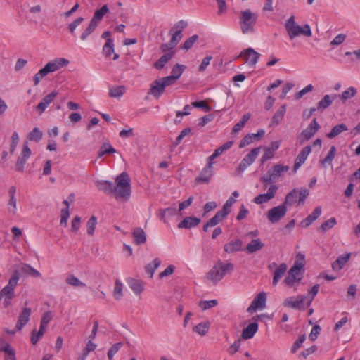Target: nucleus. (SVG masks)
Returning <instances> with one entry per match:
<instances>
[{"mask_svg": "<svg viewBox=\"0 0 360 360\" xmlns=\"http://www.w3.org/2000/svg\"><path fill=\"white\" fill-rule=\"evenodd\" d=\"M201 220L195 217H186L179 224V229H191L197 226Z\"/></svg>", "mask_w": 360, "mask_h": 360, "instance_id": "nucleus-23", "label": "nucleus"}, {"mask_svg": "<svg viewBox=\"0 0 360 360\" xmlns=\"http://www.w3.org/2000/svg\"><path fill=\"white\" fill-rule=\"evenodd\" d=\"M20 279L18 270H15L9 278L8 284L0 291V300L4 299V306L8 307L11 304V300L15 297V288L18 285Z\"/></svg>", "mask_w": 360, "mask_h": 360, "instance_id": "nucleus-4", "label": "nucleus"}, {"mask_svg": "<svg viewBox=\"0 0 360 360\" xmlns=\"http://www.w3.org/2000/svg\"><path fill=\"white\" fill-rule=\"evenodd\" d=\"M277 190L278 186L276 184H271L266 193L258 195L253 199V202L258 205L269 202L275 197Z\"/></svg>", "mask_w": 360, "mask_h": 360, "instance_id": "nucleus-14", "label": "nucleus"}, {"mask_svg": "<svg viewBox=\"0 0 360 360\" xmlns=\"http://www.w3.org/2000/svg\"><path fill=\"white\" fill-rule=\"evenodd\" d=\"M20 271L25 274L30 275L34 277H40L41 274L39 271L32 267L30 265L27 264H21Z\"/></svg>", "mask_w": 360, "mask_h": 360, "instance_id": "nucleus-42", "label": "nucleus"}, {"mask_svg": "<svg viewBox=\"0 0 360 360\" xmlns=\"http://www.w3.org/2000/svg\"><path fill=\"white\" fill-rule=\"evenodd\" d=\"M68 63V60L65 58H57L53 61L49 62L45 65V68L49 73L53 72L59 70L60 68L66 66Z\"/></svg>", "mask_w": 360, "mask_h": 360, "instance_id": "nucleus-22", "label": "nucleus"}, {"mask_svg": "<svg viewBox=\"0 0 360 360\" xmlns=\"http://www.w3.org/2000/svg\"><path fill=\"white\" fill-rule=\"evenodd\" d=\"M84 21V18L82 17H79L73 20L69 25L68 30L72 36H75V29L77 26H79Z\"/></svg>", "mask_w": 360, "mask_h": 360, "instance_id": "nucleus-63", "label": "nucleus"}, {"mask_svg": "<svg viewBox=\"0 0 360 360\" xmlns=\"http://www.w3.org/2000/svg\"><path fill=\"white\" fill-rule=\"evenodd\" d=\"M210 323L209 321L201 322L193 328V331L201 336L205 335L210 328Z\"/></svg>", "mask_w": 360, "mask_h": 360, "instance_id": "nucleus-41", "label": "nucleus"}, {"mask_svg": "<svg viewBox=\"0 0 360 360\" xmlns=\"http://www.w3.org/2000/svg\"><path fill=\"white\" fill-rule=\"evenodd\" d=\"M122 343L117 342L114 344L108 352V357L109 360H112L114 355L119 351L122 347Z\"/></svg>", "mask_w": 360, "mask_h": 360, "instance_id": "nucleus-64", "label": "nucleus"}, {"mask_svg": "<svg viewBox=\"0 0 360 360\" xmlns=\"http://www.w3.org/2000/svg\"><path fill=\"white\" fill-rule=\"evenodd\" d=\"M97 224V218L95 216H91L89 219L86 226H87V233L90 236H93L96 225Z\"/></svg>", "mask_w": 360, "mask_h": 360, "instance_id": "nucleus-60", "label": "nucleus"}, {"mask_svg": "<svg viewBox=\"0 0 360 360\" xmlns=\"http://www.w3.org/2000/svg\"><path fill=\"white\" fill-rule=\"evenodd\" d=\"M289 170L288 166L282 165H275L272 169H269L266 174L261 177V181L264 184L274 183L283 172Z\"/></svg>", "mask_w": 360, "mask_h": 360, "instance_id": "nucleus-7", "label": "nucleus"}, {"mask_svg": "<svg viewBox=\"0 0 360 360\" xmlns=\"http://www.w3.org/2000/svg\"><path fill=\"white\" fill-rule=\"evenodd\" d=\"M57 95L58 92L52 91L43 98L41 101L36 107L40 114L45 111L49 105L54 101Z\"/></svg>", "mask_w": 360, "mask_h": 360, "instance_id": "nucleus-21", "label": "nucleus"}, {"mask_svg": "<svg viewBox=\"0 0 360 360\" xmlns=\"http://www.w3.org/2000/svg\"><path fill=\"white\" fill-rule=\"evenodd\" d=\"M347 129H348L347 126L344 123L337 124V125L334 126L333 127V129H331L330 132H329L327 134V137L329 139H333L335 136L340 134L342 132L347 131Z\"/></svg>", "mask_w": 360, "mask_h": 360, "instance_id": "nucleus-40", "label": "nucleus"}, {"mask_svg": "<svg viewBox=\"0 0 360 360\" xmlns=\"http://www.w3.org/2000/svg\"><path fill=\"white\" fill-rule=\"evenodd\" d=\"M186 66L184 65L176 64L172 69L171 75L165 77L167 80L173 85L177 79L181 77Z\"/></svg>", "mask_w": 360, "mask_h": 360, "instance_id": "nucleus-18", "label": "nucleus"}, {"mask_svg": "<svg viewBox=\"0 0 360 360\" xmlns=\"http://www.w3.org/2000/svg\"><path fill=\"white\" fill-rule=\"evenodd\" d=\"M306 298L305 295H298L296 298L295 297H290L284 300L283 304L285 307L304 310V302Z\"/></svg>", "mask_w": 360, "mask_h": 360, "instance_id": "nucleus-12", "label": "nucleus"}, {"mask_svg": "<svg viewBox=\"0 0 360 360\" xmlns=\"http://www.w3.org/2000/svg\"><path fill=\"white\" fill-rule=\"evenodd\" d=\"M31 312L32 311L30 308L25 307L22 309L15 325V328L18 330H21L22 328L27 323L30 318Z\"/></svg>", "mask_w": 360, "mask_h": 360, "instance_id": "nucleus-19", "label": "nucleus"}, {"mask_svg": "<svg viewBox=\"0 0 360 360\" xmlns=\"http://www.w3.org/2000/svg\"><path fill=\"white\" fill-rule=\"evenodd\" d=\"M309 194V191L305 188H300L298 191L297 206L303 205Z\"/></svg>", "mask_w": 360, "mask_h": 360, "instance_id": "nucleus-58", "label": "nucleus"}, {"mask_svg": "<svg viewBox=\"0 0 360 360\" xmlns=\"http://www.w3.org/2000/svg\"><path fill=\"white\" fill-rule=\"evenodd\" d=\"M122 288H123L122 283H121V281H120L118 279H117L115 283V288H114V291H113V295L116 300H120L121 297H122V295H123Z\"/></svg>", "mask_w": 360, "mask_h": 360, "instance_id": "nucleus-56", "label": "nucleus"}, {"mask_svg": "<svg viewBox=\"0 0 360 360\" xmlns=\"http://www.w3.org/2000/svg\"><path fill=\"white\" fill-rule=\"evenodd\" d=\"M335 153L336 148L335 146H333L330 147L328 155L323 159L320 160V164L322 165L323 166H324L326 163L330 165L335 156Z\"/></svg>", "mask_w": 360, "mask_h": 360, "instance_id": "nucleus-46", "label": "nucleus"}, {"mask_svg": "<svg viewBox=\"0 0 360 360\" xmlns=\"http://www.w3.org/2000/svg\"><path fill=\"white\" fill-rule=\"evenodd\" d=\"M114 46L113 40L111 38L107 39V41L103 47V53L106 58L110 57L114 53Z\"/></svg>", "mask_w": 360, "mask_h": 360, "instance_id": "nucleus-43", "label": "nucleus"}, {"mask_svg": "<svg viewBox=\"0 0 360 360\" xmlns=\"http://www.w3.org/2000/svg\"><path fill=\"white\" fill-rule=\"evenodd\" d=\"M233 144V141H229L227 142H226L225 143H224L221 146L217 148L214 151V153H212V155H211L209 158H208V160L211 162H212V160L215 158H217V157L220 156L224 152H225L226 150H229Z\"/></svg>", "mask_w": 360, "mask_h": 360, "instance_id": "nucleus-32", "label": "nucleus"}, {"mask_svg": "<svg viewBox=\"0 0 360 360\" xmlns=\"http://www.w3.org/2000/svg\"><path fill=\"white\" fill-rule=\"evenodd\" d=\"M4 352L6 354V357H14L15 356V349L11 347L10 344L6 342L5 345L0 347V352Z\"/></svg>", "mask_w": 360, "mask_h": 360, "instance_id": "nucleus-62", "label": "nucleus"}, {"mask_svg": "<svg viewBox=\"0 0 360 360\" xmlns=\"http://www.w3.org/2000/svg\"><path fill=\"white\" fill-rule=\"evenodd\" d=\"M260 147L253 148L239 164V169L244 171L248 167L253 163L260 151Z\"/></svg>", "mask_w": 360, "mask_h": 360, "instance_id": "nucleus-15", "label": "nucleus"}, {"mask_svg": "<svg viewBox=\"0 0 360 360\" xmlns=\"http://www.w3.org/2000/svg\"><path fill=\"white\" fill-rule=\"evenodd\" d=\"M233 270V264L224 263L219 260L212 268L206 274V279L210 281L213 284H217L224 276Z\"/></svg>", "mask_w": 360, "mask_h": 360, "instance_id": "nucleus-3", "label": "nucleus"}, {"mask_svg": "<svg viewBox=\"0 0 360 360\" xmlns=\"http://www.w3.org/2000/svg\"><path fill=\"white\" fill-rule=\"evenodd\" d=\"M132 234L135 244L141 245L146 242V236L143 229L136 228Z\"/></svg>", "mask_w": 360, "mask_h": 360, "instance_id": "nucleus-35", "label": "nucleus"}, {"mask_svg": "<svg viewBox=\"0 0 360 360\" xmlns=\"http://www.w3.org/2000/svg\"><path fill=\"white\" fill-rule=\"evenodd\" d=\"M311 151V148L310 146H307L304 147L301 151L299 153L298 155L295 160V164L293 167V169L295 172L297 170V169L301 167V165L305 162L307 158V156Z\"/></svg>", "mask_w": 360, "mask_h": 360, "instance_id": "nucleus-20", "label": "nucleus"}, {"mask_svg": "<svg viewBox=\"0 0 360 360\" xmlns=\"http://www.w3.org/2000/svg\"><path fill=\"white\" fill-rule=\"evenodd\" d=\"M258 330V323L253 322L250 323L242 333V338L245 340L252 338Z\"/></svg>", "mask_w": 360, "mask_h": 360, "instance_id": "nucleus-30", "label": "nucleus"}, {"mask_svg": "<svg viewBox=\"0 0 360 360\" xmlns=\"http://www.w3.org/2000/svg\"><path fill=\"white\" fill-rule=\"evenodd\" d=\"M243 242L240 239L229 241L224 245V251L227 253H233L242 250Z\"/></svg>", "mask_w": 360, "mask_h": 360, "instance_id": "nucleus-26", "label": "nucleus"}, {"mask_svg": "<svg viewBox=\"0 0 360 360\" xmlns=\"http://www.w3.org/2000/svg\"><path fill=\"white\" fill-rule=\"evenodd\" d=\"M131 194V179L129 174L124 172L115 178L113 195L117 200L128 201Z\"/></svg>", "mask_w": 360, "mask_h": 360, "instance_id": "nucleus-1", "label": "nucleus"}, {"mask_svg": "<svg viewBox=\"0 0 360 360\" xmlns=\"http://www.w3.org/2000/svg\"><path fill=\"white\" fill-rule=\"evenodd\" d=\"M126 91L124 86H118L110 88L109 90V96L112 98H120L121 97Z\"/></svg>", "mask_w": 360, "mask_h": 360, "instance_id": "nucleus-45", "label": "nucleus"}, {"mask_svg": "<svg viewBox=\"0 0 360 360\" xmlns=\"http://www.w3.org/2000/svg\"><path fill=\"white\" fill-rule=\"evenodd\" d=\"M63 204L66 205V207L64 209H62L61 210V218H60V224H64L65 226H67V221L70 216L69 212V202L67 200H65L63 201Z\"/></svg>", "mask_w": 360, "mask_h": 360, "instance_id": "nucleus-51", "label": "nucleus"}, {"mask_svg": "<svg viewBox=\"0 0 360 360\" xmlns=\"http://www.w3.org/2000/svg\"><path fill=\"white\" fill-rule=\"evenodd\" d=\"M321 207L317 206L315 207L311 214H309L304 220L301 221V226L303 227L309 226L316 219H317L321 214Z\"/></svg>", "mask_w": 360, "mask_h": 360, "instance_id": "nucleus-24", "label": "nucleus"}, {"mask_svg": "<svg viewBox=\"0 0 360 360\" xmlns=\"http://www.w3.org/2000/svg\"><path fill=\"white\" fill-rule=\"evenodd\" d=\"M212 165L213 162L209 160L207 165L202 169L200 175L195 178V181L196 184H207L210 182L213 175Z\"/></svg>", "mask_w": 360, "mask_h": 360, "instance_id": "nucleus-13", "label": "nucleus"}, {"mask_svg": "<svg viewBox=\"0 0 360 360\" xmlns=\"http://www.w3.org/2000/svg\"><path fill=\"white\" fill-rule=\"evenodd\" d=\"M242 56L246 57V61L248 62L252 65H255V64L257 63L259 58L260 56L259 53H258L257 51H255L252 48H248L244 51L241 53Z\"/></svg>", "mask_w": 360, "mask_h": 360, "instance_id": "nucleus-25", "label": "nucleus"}, {"mask_svg": "<svg viewBox=\"0 0 360 360\" xmlns=\"http://www.w3.org/2000/svg\"><path fill=\"white\" fill-rule=\"evenodd\" d=\"M174 53L175 51L165 53L154 63V67L158 70L162 69L165 64L174 56Z\"/></svg>", "mask_w": 360, "mask_h": 360, "instance_id": "nucleus-33", "label": "nucleus"}, {"mask_svg": "<svg viewBox=\"0 0 360 360\" xmlns=\"http://www.w3.org/2000/svg\"><path fill=\"white\" fill-rule=\"evenodd\" d=\"M128 284L134 293L139 295L144 290L143 283L140 280L130 278L128 280Z\"/></svg>", "mask_w": 360, "mask_h": 360, "instance_id": "nucleus-38", "label": "nucleus"}, {"mask_svg": "<svg viewBox=\"0 0 360 360\" xmlns=\"http://www.w3.org/2000/svg\"><path fill=\"white\" fill-rule=\"evenodd\" d=\"M43 136L42 131L38 128L34 127L32 131H31L28 134V139L30 141H34L35 142H39Z\"/></svg>", "mask_w": 360, "mask_h": 360, "instance_id": "nucleus-50", "label": "nucleus"}, {"mask_svg": "<svg viewBox=\"0 0 360 360\" xmlns=\"http://www.w3.org/2000/svg\"><path fill=\"white\" fill-rule=\"evenodd\" d=\"M31 154H32V152H31L30 148L28 146V143H27V142H25L23 144L20 155L18 158V160L16 161V164H15L16 171L21 172V173L24 172L25 165L26 164L27 160L30 157Z\"/></svg>", "mask_w": 360, "mask_h": 360, "instance_id": "nucleus-11", "label": "nucleus"}, {"mask_svg": "<svg viewBox=\"0 0 360 360\" xmlns=\"http://www.w3.org/2000/svg\"><path fill=\"white\" fill-rule=\"evenodd\" d=\"M285 28L288 32L290 39L292 40L295 37L302 35L304 37H311L312 34L311 27L308 24L300 26L295 21L294 15H291L285 23Z\"/></svg>", "mask_w": 360, "mask_h": 360, "instance_id": "nucleus-5", "label": "nucleus"}, {"mask_svg": "<svg viewBox=\"0 0 360 360\" xmlns=\"http://www.w3.org/2000/svg\"><path fill=\"white\" fill-rule=\"evenodd\" d=\"M45 330V329L41 327L39 328V330L37 332L36 331L35 329L32 330L31 335V342L34 345H35L38 342V341L43 337Z\"/></svg>", "mask_w": 360, "mask_h": 360, "instance_id": "nucleus-55", "label": "nucleus"}, {"mask_svg": "<svg viewBox=\"0 0 360 360\" xmlns=\"http://www.w3.org/2000/svg\"><path fill=\"white\" fill-rule=\"evenodd\" d=\"M349 257V254L339 256L337 259L332 264L333 269L335 271H339L342 269L345 264L348 262Z\"/></svg>", "mask_w": 360, "mask_h": 360, "instance_id": "nucleus-39", "label": "nucleus"}, {"mask_svg": "<svg viewBox=\"0 0 360 360\" xmlns=\"http://www.w3.org/2000/svg\"><path fill=\"white\" fill-rule=\"evenodd\" d=\"M109 12V8L107 4L103 5L100 9H97L95 11L93 18L91 21L94 22L96 25H98V24L102 20L104 15Z\"/></svg>", "mask_w": 360, "mask_h": 360, "instance_id": "nucleus-28", "label": "nucleus"}, {"mask_svg": "<svg viewBox=\"0 0 360 360\" xmlns=\"http://www.w3.org/2000/svg\"><path fill=\"white\" fill-rule=\"evenodd\" d=\"M336 219L335 217H331L321 224L319 230L322 232H326L330 229L333 228L336 224Z\"/></svg>", "mask_w": 360, "mask_h": 360, "instance_id": "nucleus-53", "label": "nucleus"}, {"mask_svg": "<svg viewBox=\"0 0 360 360\" xmlns=\"http://www.w3.org/2000/svg\"><path fill=\"white\" fill-rule=\"evenodd\" d=\"M287 210V207L282 203L281 205L274 207L268 211L267 219L272 224L277 223L285 215Z\"/></svg>", "mask_w": 360, "mask_h": 360, "instance_id": "nucleus-10", "label": "nucleus"}, {"mask_svg": "<svg viewBox=\"0 0 360 360\" xmlns=\"http://www.w3.org/2000/svg\"><path fill=\"white\" fill-rule=\"evenodd\" d=\"M336 94H333L332 96L325 95L323 98L317 104V110L320 111H323L328 107H329L333 101L336 98Z\"/></svg>", "mask_w": 360, "mask_h": 360, "instance_id": "nucleus-31", "label": "nucleus"}, {"mask_svg": "<svg viewBox=\"0 0 360 360\" xmlns=\"http://www.w3.org/2000/svg\"><path fill=\"white\" fill-rule=\"evenodd\" d=\"M285 111H286V105L285 104L282 105L274 115L272 120H271V125L279 124L283 119Z\"/></svg>", "mask_w": 360, "mask_h": 360, "instance_id": "nucleus-37", "label": "nucleus"}, {"mask_svg": "<svg viewBox=\"0 0 360 360\" xmlns=\"http://www.w3.org/2000/svg\"><path fill=\"white\" fill-rule=\"evenodd\" d=\"M356 92V89L354 87L351 86L344 91L341 95H339V97L342 102H345L347 100L354 97Z\"/></svg>", "mask_w": 360, "mask_h": 360, "instance_id": "nucleus-47", "label": "nucleus"}, {"mask_svg": "<svg viewBox=\"0 0 360 360\" xmlns=\"http://www.w3.org/2000/svg\"><path fill=\"white\" fill-rule=\"evenodd\" d=\"M115 152L116 150L109 143H104L98 150V158H101L106 154L114 153Z\"/></svg>", "mask_w": 360, "mask_h": 360, "instance_id": "nucleus-44", "label": "nucleus"}, {"mask_svg": "<svg viewBox=\"0 0 360 360\" xmlns=\"http://www.w3.org/2000/svg\"><path fill=\"white\" fill-rule=\"evenodd\" d=\"M257 20V15L250 9L241 11L239 17V24L243 34L252 33Z\"/></svg>", "mask_w": 360, "mask_h": 360, "instance_id": "nucleus-6", "label": "nucleus"}, {"mask_svg": "<svg viewBox=\"0 0 360 360\" xmlns=\"http://www.w3.org/2000/svg\"><path fill=\"white\" fill-rule=\"evenodd\" d=\"M228 215V212H224L222 210H219L215 215L210 219V224L216 226L219 224L226 216Z\"/></svg>", "mask_w": 360, "mask_h": 360, "instance_id": "nucleus-49", "label": "nucleus"}, {"mask_svg": "<svg viewBox=\"0 0 360 360\" xmlns=\"http://www.w3.org/2000/svg\"><path fill=\"white\" fill-rule=\"evenodd\" d=\"M218 301L217 300H212L208 301L201 300L199 302L198 305L202 310H207L216 307Z\"/></svg>", "mask_w": 360, "mask_h": 360, "instance_id": "nucleus-57", "label": "nucleus"}, {"mask_svg": "<svg viewBox=\"0 0 360 360\" xmlns=\"http://www.w3.org/2000/svg\"><path fill=\"white\" fill-rule=\"evenodd\" d=\"M304 265V255L301 253H298L296 256L293 266L290 269L288 276L283 281L284 283L288 287H293L296 282H300L303 277Z\"/></svg>", "mask_w": 360, "mask_h": 360, "instance_id": "nucleus-2", "label": "nucleus"}, {"mask_svg": "<svg viewBox=\"0 0 360 360\" xmlns=\"http://www.w3.org/2000/svg\"><path fill=\"white\" fill-rule=\"evenodd\" d=\"M319 128V124L317 122L316 119L314 118L307 129L303 130L301 133L300 136L302 138V142L309 140L312 136H314Z\"/></svg>", "mask_w": 360, "mask_h": 360, "instance_id": "nucleus-17", "label": "nucleus"}, {"mask_svg": "<svg viewBox=\"0 0 360 360\" xmlns=\"http://www.w3.org/2000/svg\"><path fill=\"white\" fill-rule=\"evenodd\" d=\"M97 25H96L92 21H90L88 27L85 29V30L82 32L80 36V38L82 41H85L87 37L96 30L97 27Z\"/></svg>", "mask_w": 360, "mask_h": 360, "instance_id": "nucleus-54", "label": "nucleus"}, {"mask_svg": "<svg viewBox=\"0 0 360 360\" xmlns=\"http://www.w3.org/2000/svg\"><path fill=\"white\" fill-rule=\"evenodd\" d=\"M263 247L264 243L259 238H257L252 240L251 242L248 244L245 250L248 253H254L260 250Z\"/></svg>", "mask_w": 360, "mask_h": 360, "instance_id": "nucleus-36", "label": "nucleus"}, {"mask_svg": "<svg viewBox=\"0 0 360 360\" xmlns=\"http://www.w3.org/2000/svg\"><path fill=\"white\" fill-rule=\"evenodd\" d=\"M98 190L102 191L106 195H112L114 192V184L109 181H98L96 182Z\"/></svg>", "mask_w": 360, "mask_h": 360, "instance_id": "nucleus-27", "label": "nucleus"}, {"mask_svg": "<svg viewBox=\"0 0 360 360\" xmlns=\"http://www.w3.org/2000/svg\"><path fill=\"white\" fill-rule=\"evenodd\" d=\"M198 35L194 34L187 39L181 46V49L186 51H188L198 39Z\"/></svg>", "mask_w": 360, "mask_h": 360, "instance_id": "nucleus-59", "label": "nucleus"}, {"mask_svg": "<svg viewBox=\"0 0 360 360\" xmlns=\"http://www.w3.org/2000/svg\"><path fill=\"white\" fill-rule=\"evenodd\" d=\"M187 25V22L182 20L174 25L169 32V34L171 36L169 45L176 46L179 44L183 37L182 32Z\"/></svg>", "mask_w": 360, "mask_h": 360, "instance_id": "nucleus-8", "label": "nucleus"}, {"mask_svg": "<svg viewBox=\"0 0 360 360\" xmlns=\"http://www.w3.org/2000/svg\"><path fill=\"white\" fill-rule=\"evenodd\" d=\"M298 201V191L296 188H293L289 192L283 202L286 207L292 206L295 204L297 205Z\"/></svg>", "mask_w": 360, "mask_h": 360, "instance_id": "nucleus-29", "label": "nucleus"}, {"mask_svg": "<svg viewBox=\"0 0 360 360\" xmlns=\"http://www.w3.org/2000/svg\"><path fill=\"white\" fill-rule=\"evenodd\" d=\"M65 282L68 285L74 286V287H84V286H86V284L82 282L74 275L68 276L65 279Z\"/></svg>", "mask_w": 360, "mask_h": 360, "instance_id": "nucleus-52", "label": "nucleus"}, {"mask_svg": "<svg viewBox=\"0 0 360 360\" xmlns=\"http://www.w3.org/2000/svg\"><path fill=\"white\" fill-rule=\"evenodd\" d=\"M161 261L158 258H155L151 263L146 266L145 269L147 274H150V277H153L155 269L160 265Z\"/></svg>", "mask_w": 360, "mask_h": 360, "instance_id": "nucleus-48", "label": "nucleus"}, {"mask_svg": "<svg viewBox=\"0 0 360 360\" xmlns=\"http://www.w3.org/2000/svg\"><path fill=\"white\" fill-rule=\"evenodd\" d=\"M172 86V84L165 77L155 79L151 83L148 94L156 98H159L164 93L166 86Z\"/></svg>", "mask_w": 360, "mask_h": 360, "instance_id": "nucleus-9", "label": "nucleus"}, {"mask_svg": "<svg viewBox=\"0 0 360 360\" xmlns=\"http://www.w3.org/2000/svg\"><path fill=\"white\" fill-rule=\"evenodd\" d=\"M51 319H52L51 312L49 311L45 312L41 319L40 327L46 330V327L48 326V325Z\"/></svg>", "mask_w": 360, "mask_h": 360, "instance_id": "nucleus-61", "label": "nucleus"}, {"mask_svg": "<svg viewBox=\"0 0 360 360\" xmlns=\"http://www.w3.org/2000/svg\"><path fill=\"white\" fill-rule=\"evenodd\" d=\"M266 295L264 292H261L255 297L250 307L248 308V311L252 313L256 309L260 308L263 309L266 306Z\"/></svg>", "mask_w": 360, "mask_h": 360, "instance_id": "nucleus-16", "label": "nucleus"}, {"mask_svg": "<svg viewBox=\"0 0 360 360\" xmlns=\"http://www.w3.org/2000/svg\"><path fill=\"white\" fill-rule=\"evenodd\" d=\"M287 270V264L285 263L281 264L274 272L272 284L276 285L279 280L283 276Z\"/></svg>", "mask_w": 360, "mask_h": 360, "instance_id": "nucleus-34", "label": "nucleus"}]
</instances>
